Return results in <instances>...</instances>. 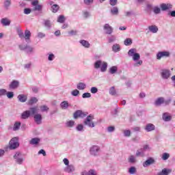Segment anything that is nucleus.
I'll return each instance as SVG.
<instances>
[{"label":"nucleus","instance_id":"nucleus-1","mask_svg":"<svg viewBox=\"0 0 175 175\" xmlns=\"http://www.w3.org/2000/svg\"><path fill=\"white\" fill-rule=\"evenodd\" d=\"M128 55L133 58V60L135 62L134 66L136 68H139V66H142V65H143V61L140 60V54L137 53L136 49H131L128 51Z\"/></svg>","mask_w":175,"mask_h":175},{"label":"nucleus","instance_id":"nucleus-10","mask_svg":"<svg viewBox=\"0 0 175 175\" xmlns=\"http://www.w3.org/2000/svg\"><path fill=\"white\" fill-rule=\"evenodd\" d=\"M160 8L162 10V12H166V10H170L172 8H173V5L170 3H163L160 4Z\"/></svg>","mask_w":175,"mask_h":175},{"label":"nucleus","instance_id":"nucleus-23","mask_svg":"<svg viewBox=\"0 0 175 175\" xmlns=\"http://www.w3.org/2000/svg\"><path fill=\"white\" fill-rule=\"evenodd\" d=\"M164 102L165 98H163V97H160L155 100L154 105L155 106H161V105H163Z\"/></svg>","mask_w":175,"mask_h":175},{"label":"nucleus","instance_id":"nucleus-30","mask_svg":"<svg viewBox=\"0 0 175 175\" xmlns=\"http://www.w3.org/2000/svg\"><path fill=\"white\" fill-rule=\"evenodd\" d=\"M152 10L155 14H161L162 9L161 8V7L156 5L153 7Z\"/></svg>","mask_w":175,"mask_h":175},{"label":"nucleus","instance_id":"nucleus-53","mask_svg":"<svg viewBox=\"0 0 175 175\" xmlns=\"http://www.w3.org/2000/svg\"><path fill=\"white\" fill-rule=\"evenodd\" d=\"M42 8H43V6L42 5L38 4L37 5H34V10L40 12V10H42Z\"/></svg>","mask_w":175,"mask_h":175},{"label":"nucleus","instance_id":"nucleus-4","mask_svg":"<svg viewBox=\"0 0 175 175\" xmlns=\"http://www.w3.org/2000/svg\"><path fill=\"white\" fill-rule=\"evenodd\" d=\"M94 118V115L90 114L88 116L87 118L85 119L83 124H85V125H87V126H89V128H94L95 123L92 121Z\"/></svg>","mask_w":175,"mask_h":175},{"label":"nucleus","instance_id":"nucleus-15","mask_svg":"<svg viewBox=\"0 0 175 175\" xmlns=\"http://www.w3.org/2000/svg\"><path fill=\"white\" fill-rule=\"evenodd\" d=\"M12 6V0H4L3 8L5 10H9Z\"/></svg>","mask_w":175,"mask_h":175},{"label":"nucleus","instance_id":"nucleus-29","mask_svg":"<svg viewBox=\"0 0 175 175\" xmlns=\"http://www.w3.org/2000/svg\"><path fill=\"white\" fill-rule=\"evenodd\" d=\"M121 46L118 44H115L112 46V51L113 53H118V51H120Z\"/></svg>","mask_w":175,"mask_h":175},{"label":"nucleus","instance_id":"nucleus-26","mask_svg":"<svg viewBox=\"0 0 175 175\" xmlns=\"http://www.w3.org/2000/svg\"><path fill=\"white\" fill-rule=\"evenodd\" d=\"M60 107L63 110H66V109H68V107H69V102H68L67 100H64V101L62 102L60 104Z\"/></svg>","mask_w":175,"mask_h":175},{"label":"nucleus","instance_id":"nucleus-13","mask_svg":"<svg viewBox=\"0 0 175 175\" xmlns=\"http://www.w3.org/2000/svg\"><path fill=\"white\" fill-rule=\"evenodd\" d=\"M18 85H20L18 81H12L9 85V88L10 90H16L18 88Z\"/></svg>","mask_w":175,"mask_h":175},{"label":"nucleus","instance_id":"nucleus-27","mask_svg":"<svg viewBox=\"0 0 175 175\" xmlns=\"http://www.w3.org/2000/svg\"><path fill=\"white\" fill-rule=\"evenodd\" d=\"M31 116V112L29 111H25L21 114L22 120H27Z\"/></svg>","mask_w":175,"mask_h":175},{"label":"nucleus","instance_id":"nucleus-34","mask_svg":"<svg viewBox=\"0 0 175 175\" xmlns=\"http://www.w3.org/2000/svg\"><path fill=\"white\" fill-rule=\"evenodd\" d=\"M66 126L68 128H73L75 126V121L73 120H68L66 122Z\"/></svg>","mask_w":175,"mask_h":175},{"label":"nucleus","instance_id":"nucleus-46","mask_svg":"<svg viewBox=\"0 0 175 175\" xmlns=\"http://www.w3.org/2000/svg\"><path fill=\"white\" fill-rule=\"evenodd\" d=\"M76 129L78 132H83V131H84V126H83V124H78Z\"/></svg>","mask_w":175,"mask_h":175},{"label":"nucleus","instance_id":"nucleus-21","mask_svg":"<svg viewBox=\"0 0 175 175\" xmlns=\"http://www.w3.org/2000/svg\"><path fill=\"white\" fill-rule=\"evenodd\" d=\"M172 173V170L164 168L161 172L157 173V175H169Z\"/></svg>","mask_w":175,"mask_h":175},{"label":"nucleus","instance_id":"nucleus-56","mask_svg":"<svg viewBox=\"0 0 175 175\" xmlns=\"http://www.w3.org/2000/svg\"><path fill=\"white\" fill-rule=\"evenodd\" d=\"M37 37L39 38L40 39H42V38H46V33L38 32L37 34Z\"/></svg>","mask_w":175,"mask_h":175},{"label":"nucleus","instance_id":"nucleus-2","mask_svg":"<svg viewBox=\"0 0 175 175\" xmlns=\"http://www.w3.org/2000/svg\"><path fill=\"white\" fill-rule=\"evenodd\" d=\"M94 69H100V72H106L107 70V62L101 60H97L94 64Z\"/></svg>","mask_w":175,"mask_h":175},{"label":"nucleus","instance_id":"nucleus-36","mask_svg":"<svg viewBox=\"0 0 175 175\" xmlns=\"http://www.w3.org/2000/svg\"><path fill=\"white\" fill-rule=\"evenodd\" d=\"M65 16L64 15H59L57 18V23H60V24H64L65 23Z\"/></svg>","mask_w":175,"mask_h":175},{"label":"nucleus","instance_id":"nucleus-33","mask_svg":"<svg viewBox=\"0 0 175 175\" xmlns=\"http://www.w3.org/2000/svg\"><path fill=\"white\" fill-rule=\"evenodd\" d=\"M118 70V68L117 66H113L109 68V73H111V75H114V73H116Z\"/></svg>","mask_w":175,"mask_h":175},{"label":"nucleus","instance_id":"nucleus-51","mask_svg":"<svg viewBox=\"0 0 175 175\" xmlns=\"http://www.w3.org/2000/svg\"><path fill=\"white\" fill-rule=\"evenodd\" d=\"M112 14H118V8L117 7H113L111 10Z\"/></svg>","mask_w":175,"mask_h":175},{"label":"nucleus","instance_id":"nucleus-45","mask_svg":"<svg viewBox=\"0 0 175 175\" xmlns=\"http://www.w3.org/2000/svg\"><path fill=\"white\" fill-rule=\"evenodd\" d=\"M25 51L27 53V54H31V53H33V48L27 45V46H26Z\"/></svg>","mask_w":175,"mask_h":175},{"label":"nucleus","instance_id":"nucleus-20","mask_svg":"<svg viewBox=\"0 0 175 175\" xmlns=\"http://www.w3.org/2000/svg\"><path fill=\"white\" fill-rule=\"evenodd\" d=\"M81 175H98V172H96L95 170H90L88 172H82Z\"/></svg>","mask_w":175,"mask_h":175},{"label":"nucleus","instance_id":"nucleus-44","mask_svg":"<svg viewBox=\"0 0 175 175\" xmlns=\"http://www.w3.org/2000/svg\"><path fill=\"white\" fill-rule=\"evenodd\" d=\"M125 46H131L132 44V39L126 38L124 42Z\"/></svg>","mask_w":175,"mask_h":175},{"label":"nucleus","instance_id":"nucleus-35","mask_svg":"<svg viewBox=\"0 0 175 175\" xmlns=\"http://www.w3.org/2000/svg\"><path fill=\"white\" fill-rule=\"evenodd\" d=\"M20 126H21V122H16L14 124L13 131H18Z\"/></svg>","mask_w":175,"mask_h":175},{"label":"nucleus","instance_id":"nucleus-52","mask_svg":"<svg viewBox=\"0 0 175 175\" xmlns=\"http://www.w3.org/2000/svg\"><path fill=\"white\" fill-rule=\"evenodd\" d=\"M6 95L8 99H12L14 96V93L13 92H8L6 93Z\"/></svg>","mask_w":175,"mask_h":175},{"label":"nucleus","instance_id":"nucleus-9","mask_svg":"<svg viewBox=\"0 0 175 175\" xmlns=\"http://www.w3.org/2000/svg\"><path fill=\"white\" fill-rule=\"evenodd\" d=\"M100 150V148L98 146H93L90 149V154L96 157L97 155H99Z\"/></svg>","mask_w":175,"mask_h":175},{"label":"nucleus","instance_id":"nucleus-49","mask_svg":"<svg viewBox=\"0 0 175 175\" xmlns=\"http://www.w3.org/2000/svg\"><path fill=\"white\" fill-rule=\"evenodd\" d=\"M129 173H130V174H135L136 173V167H130L129 170Z\"/></svg>","mask_w":175,"mask_h":175},{"label":"nucleus","instance_id":"nucleus-60","mask_svg":"<svg viewBox=\"0 0 175 175\" xmlns=\"http://www.w3.org/2000/svg\"><path fill=\"white\" fill-rule=\"evenodd\" d=\"M18 35L21 39H24V32L22 30H18Z\"/></svg>","mask_w":175,"mask_h":175},{"label":"nucleus","instance_id":"nucleus-64","mask_svg":"<svg viewBox=\"0 0 175 175\" xmlns=\"http://www.w3.org/2000/svg\"><path fill=\"white\" fill-rule=\"evenodd\" d=\"M82 98H91V93H89V92L83 93L82 95Z\"/></svg>","mask_w":175,"mask_h":175},{"label":"nucleus","instance_id":"nucleus-7","mask_svg":"<svg viewBox=\"0 0 175 175\" xmlns=\"http://www.w3.org/2000/svg\"><path fill=\"white\" fill-rule=\"evenodd\" d=\"M88 116V112H84L81 110H77L74 113V118L77 119L79 118H84Z\"/></svg>","mask_w":175,"mask_h":175},{"label":"nucleus","instance_id":"nucleus-38","mask_svg":"<svg viewBox=\"0 0 175 175\" xmlns=\"http://www.w3.org/2000/svg\"><path fill=\"white\" fill-rule=\"evenodd\" d=\"M38 103V98L36 97H31L29 101H28V105H33L34 103Z\"/></svg>","mask_w":175,"mask_h":175},{"label":"nucleus","instance_id":"nucleus-43","mask_svg":"<svg viewBox=\"0 0 175 175\" xmlns=\"http://www.w3.org/2000/svg\"><path fill=\"white\" fill-rule=\"evenodd\" d=\"M123 133H124V136L125 137H131V130H124Z\"/></svg>","mask_w":175,"mask_h":175},{"label":"nucleus","instance_id":"nucleus-28","mask_svg":"<svg viewBox=\"0 0 175 175\" xmlns=\"http://www.w3.org/2000/svg\"><path fill=\"white\" fill-rule=\"evenodd\" d=\"M148 29L150 32H152V33H157V32H158V27H157L156 25L149 26Z\"/></svg>","mask_w":175,"mask_h":175},{"label":"nucleus","instance_id":"nucleus-25","mask_svg":"<svg viewBox=\"0 0 175 175\" xmlns=\"http://www.w3.org/2000/svg\"><path fill=\"white\" fill-rule=\"evenodd\" d=\"M24 38L26 42H29V39H31V31L29 30L25 31Z\"/></svg>","mask_w":175,"mask_h":175},{"label":"nucleus","instance_id":"nucleus-24","mask_svg":"<svg viewBox=\"0 0 175 175\" xmlns=\"http://www.w3.org/2000/svg\"><path fill=\"white\" fill-rule=\"evenodd\" d=\"M77 90H79L80 91L83 90H85L87 88V85H85V83L80 82L77 85Z\"/></svg>","mask_w":175,"mask_h":175},{"label":"nucleus","instance_id":"nucleus-50","mask_svg":"<svg viewBox=\"0 0 175 175\" xmlns=\"http://www.w3.org/2000/svg\"><path fill=\"white\" fill-rule=\"evenodd\" d=\"M30 114H36L38 112V107H31L29 110Z\"/></svg>","mask_w":175,"mask_h":175},{"label":"nucleus","instance_id":"nucleus-11","mask_svg":"<svg viewBox=\"0 0 175 175\" xmlns=\"http://www.w3.org/2000/svg\"><path fill=\"white\" fill-rule=\"evenodd\" d=\"M144 130L146 132H152V131H155V125L152 123H148L145 126Z\"/></svg>","mask_w":175,"mask_h":175},{"label":"nucleus","instance_id":"nucleus-37","mask_svg":"<svg viewBox=\"0 0 175 175\" xmlns=\"http://www.w3.org/2000/svg\"><path fill=\"white\" fill-rule=\"evenodd\" d=\"M53 13H57L59 10V5L55 4L51 6Z\"/></svg>","mask_w":175,"mask_h":175},{"label":"nucleus","instance_id":"nucleus-31","mask_svg":"<svg viewBox=\"0 0 175 175\" xmlns=\"http://www.w3.org/2000/svg\"><path fill=\"white\" fill-rule=\"evenodd\" d=\"M145 154H146V152L144 151V150H142V148H140V149H138L137 150V152H136V157H144Z\"/></svg>","mask_w":175,"mask_h":175},{"label":"nucleus","instance_id":"nucleus-17","mask_svg":"<svg viewBox=\"0 0 175 175\" xmlns=\"http://www.w3.org/2000/svg\"><path fill=\"white\" fill-rule=\"evenodd\" d=\"M27 99H28V96H27V94H19L18 96V101L21 102L22 103L27 102Z\"/></svg>","mask_w":175,"mask_h":175},{"label":"nucleus","instance_id":"nucleus-41","mask_svg":"<svg viewBox=\"0 0 175 175\" xmlns=\"http://www.w3.org/2000/svg\"><path fill=\"white\" fill-rule=\"evenodd\" d=\"M109 94L112 96L116 95L117 92H116V88L114 86H112L109 88Z\"/></svg>","mask_w":175,"mask_h":175},{"label":"nucleus","instance_id":"nucleus-59","mask_svg":"<svg viewBox=\"0 0 175 175\" xmlns=\"http://www.w3.org/2000/svg\"><path fill=\"white\" fill-rule=\"evenodd\" d=\"M40 109L41 110V111L44 112V111H48L49 108L46 105H42L41 107H40Z\"/></svg>","mask_w":175,"mask_h":175},{"label":"nucleus","instance_id":"nucleus-40","mask_svg":"<svg viewBox=\"0 0 175 175\" xmlns=\"http://www.w3.org/2000/svg\"><path fill=\"white\" fill-rule=\"evenodd\" d=\"M40 142V139L39 138H33L29 142L30 144H38V143Z\"/></svg>","mask_w":175,"mask_h":175},{"label":"nucleus","instance_id":"nucleus-62","mask_svg":"<svg viewBox=\"0 0 175 175\" xmlns=\"http://www.w3.org/2000/svg\"><path fill=\"white\" fill-rule=\"evenodd\" d=\"M8 91L5 89H0V96H3L6 95Z\"/></svg>","mask_w":175,"mask_h":175},{"label":"nucleus","instance_id":"nucleus-57","mask_svg":"<svg viewBox=\"0 0 175 175\" xmlns=\"http://www.w3.org/2000/svg\"><path fill=\"white\" fill-rule=\"evenodd\" d=\"M116 40V36H111L108 38V42L109 43H113V42H115Z\"/></svg>","mask_w":175,"mask_h":175},{"label":"nucleus","instance_id":"nucleus-63","mask_svg":"<svg viewBox=\"0 0 175 175\" xmlns=\"http://www.w3.org/2000/svg\"><path fill=\"white\" fill-rule=\"evenodd\" d=\"M79 94H80V92L78 90H75L71 92V95H72V96H77Z\"/></svg>","mask_w":175,"mask_h":175},{"label":"nucleus","instance_id":"nucleus-54","mask_svg":"<svg viewBox=\"0 0 175 175\" xmlns=\"http://www.w3.org/2000/svg\"><path fill=\"white\" fill-rule=\"evenodd\" d=\"M55 59V55L53 53L49 55L48 61H54Z\"/></svg>","mask_w":175,"mask_h":175},{"label":"nucleus","instance_id":"nucleus-39","mask_svg":"<svg viewBox=\"0 0 175 175\" xmlns=\"http://www.w3.org/2000/svg\"><path fill=\"white\" fill-rule=\"evenodd\" d=\"M129 162L130 163H136L137 160H136V157L133 156V155H131L129 157Z\"/></svg>","mask_w":175,"mask_h":175},{"label":"nucleus","instance_id":"nucleus-19","mask_svg":"<svg viewBox=\"0 0 175 175\" xmlns=\"http://www.w3.org/2000/svg\"><path fill=\"white\" fill-rule=\"evenodd\" d=\"M64 172L66 173H72L75 172V165H68L64 168Z\"/></svg>","mask_w":175,"mask_h":175},{"label":"nucleus","instance_id":"nucleus-8","mask_svg":"<svg viewBox=\"0 0 175 175\" xmlns=\"http://www.w3.org/2000/svg\"><path fill=\"white\" fill-rule=\"evenodd\" d=\"M170 56V53L169 51H159L157 53L156 57L157 59L160 60L161 58H167V57Z\"/></svg>","mask_w":175,"mask_h":175},{"label":"nucleus","instance_id":"nucleus-32","mask_svg":"<svg viewBox=\"0 0 175 175\" xmlns=\"http://www.w3.org/2000/svg\"><path fill=\"white\" fill-rule=\"evenodd\" d=\"M81 44H82V46H83V47H85L86 49H89L90 47V42H88V41L85 40H81L80 41Z\"/></svg>","mask_w":175,"mask_h":175},{"label":"nucleus","instance_id":"nucleus-6","mask_svg":"<svg viewBox=\"0 0 175 175\" xmlns=\"http://www.w3.org/2000/svg\"><path fill=\"white\" fill-rule=\"evenodd\" d=\"M14 159H15V161L16 162V163H18V165H23V162H24V157L20 152H17L14 155Z\"/></svg>","mask_w":175,"mask_h":175},{"label":"nucleus","instance_id":"nucleus-48","mask_svg":"<svg viewBox=\"0 0 175 175\" xmlns=\"http://www.w3.org/2000/svg\"><path fill=\"white\" fill-rule=\"evenodd\" d=\"M44 26L48 28V29H50L51 28V22L50 21H44Z\"/></svg>","mask_w":175,"mask_h":175},{"label":"nucleus","instance_id":"nucleus-16","mask_svg":"<svg viewBox=\"0 0 175 175\" xmlns=\"http://www.w3.org/2000/svg\"><path fill=\"white\" fill-rule=\"evenodd\" d=\"M155 162V160L152 158H150L143 163L144 167H148L150 165H152Z\"/></svg>","mask_w":175,"mask_h":175},{"label":"nucleus","instance_id":"nucleus-61","mask_svg":"<svg viewBox=\"0 0 175 175\" xmlns=\"http://www.w3.org/2000/svg\"><path fill=\"white\" fill-rule=\"evenodd\" d=\"M90 92L92 94H96L98 92V88L92 87L91 89H90Z\"/></svg>","mask_w":175,"mask_h":175},{"label":"nucleus","instance_id":"nucleus-42","mask_svg":"<svg viewBox=\"0 0 175 175\" xmlns=\"http://www.w3.org/2000/svg\"><path fill=\"white\" fill-rule=\"evenodd\" d=\"M83 16L84 18H88V17H91V13L88 11H83Z\"/></svg>","mask_w":175,"mask_h":175},{"label":"nucleus","instance_id":"nucleus-22","mask_svg":"<svg viewBox=\"0 0 175 175\" xmlns=\"http://www.w3.org/2000/svg\"><path fill=\"white\" fill-rule=\"evenodd\" d=\"M163 121H165V122L172 121V115H170L169 113H164L163 114Z\"/></svg>","mask_w":175,"mask_h":175},{"label":"nucleus","instance_id":"nucleus-55","mask_svg":"<svg viewBox=\"0 0 175 175\" xmlns=\"http://www.w3.org/2000/svg\"><path fill=\"white\" fill-rule=\"evenodd\" d=\"M116 131V127L114 126H110L107 128V132L111 133V132H114Z\"/></svg>","mask_w":175,"mask_h":175},{"label":"nucleus","instance_id":"nucleus-5","mask_svg":"<svg viewBox=\"0 0 175 175\" xmlns=\"http://www.w3.org/2000/svg\"><path fill=\"white\" fill-rule=\"evenodd\" d=\"M20 146V143H18V139L17 137L12 138L9 142L10 150H16Z\"/></svg>","mask_w":175,"mask_h":175},{"label":"nucleus","instance_id":"nucleus-47","mask_svg":"<svg viewBox=\"0 0 175 175\" xmlns=\"http://www.w3.org/2000/svg\"><path fill=\"white\" fill-rule=\"evenodd\" d=\"M170 157V154H169V153L165 152L162 155V159L163 161H167V159H169Z\"/></svg>","mask_w":175,"mask_h":175},{"label":"nucleus","instance_id":"nucleus-12","mask_svg":"<svg viewBox=\"0 0 175 175\" xmlns=\"http://www.w3.org/2000/svg\"><path fill=\"white\" fill-rule=\"evenodd\" d=\"M104 30L107 35H111L113 33V27L107 23L104 25Z\"/></svg>","mask_w":175,"mask_h":175},{"label":"nucleus","instance_id":"nucleus-58","mask_svg":"<svg viewBox=\"0 0 175 175\" xmlns=\"http://www.w3.org/2000/svg\"><path fill=\"white\" fill-rule=\"evenodd\" d=\"M85 5H90L94 3V0H83Z\"/></svg>","mask_w":175,"mask_h":175},{"label":"nucleus","instance_id":"nucleus-3","mask_svg":"<svg viewBox=\"0 0 175 175\" xmlns=\"http://www.w3.org/2000/svg\"><path fill=\"white\" fill-rule=\"evenodd\" d=\"M160 76L163 80H167L172 76V71L167 68H163L161 70Z\"/></svg>","mask_w":175,"mask_h":175},{"label":"nucleus","instance_id":"nucleus-14","mask_svg":"<svg viewBox=\"0 0 175 175\" xmlns=\"http://www.w3.org/2000/svg\"><path fill=\"white\" fill-rule=\"evenodd\" d=\"M34 121L38 125L42 124V115L40 113H37L34 116Z\"/></svg>","mask_w":175,"mask_h":175},{"label":"nucleus","instance_id":"nucleus-18","mask_svg":"<svg viewBox=\"0 0 175 175\" xmlns=\"http://www.w3.org/2000/svg\"><path fill=\"white\" fill-rule=\"evenodd\" d=\"M1 23L2 25H3L4 27H9V25H10V23H12V22L8 18H3L1 20Z\"/></svg>","mask_w":175,"mask_h":175}]
</instances>
